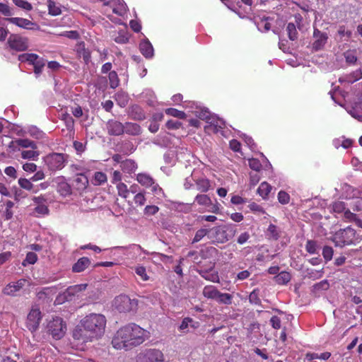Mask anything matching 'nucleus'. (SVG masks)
I'll return each instance as SVG.
<instances>
[{
  "mask_svg": "<svg viewBox=\"0 0 362 362\" xmlns=\"http://www.w3.org/2000/svg\"><path fill=\"white\" fill-rule=\"evenodd\" d=\"M195 202H197L198 204L209 206L211 205V199L206 194H198L195 197Z\"/></svg>",
  "mask_w": 362,
  "mask_h": 362,
  "instance_id": "41",
  "label": "nucleus"
},
{
  "mask_svg": "<svg viewBox=\"0 0 362 362\" xmlns=\"http://www.w3.org/2000/svg\"><path fill=\"white\" fill-rule=\"evenodd\" d=\"M90 264V260L86 257L79 258L72 266V272L80 273L83 272Z\"/></svg>",
  "mask_w": 362,
  "mask_h": 362,
  "instance_id": "21",
  "label": "nucleus"
},
{
  "mask_svg": "<svg viewBox=\"0 0 362 362\" xmlns=\"http://www.w3.org/2000/svg\"><path fill=\"white\" fill-rule=\"evenodd\" d=\"M165 112L168 115L179 119H185L187 117V115L185 112L173 107L167 108Z\"/></svg>",
  "mask_w": 362,
  "mask_h": 362,
  "instance_id": "39",
  "label": "nucleus"
},
{
  "mask_svg": "<svg viewBox=\"0 0 362 362\" xmlns=\"http://www.w3.org/2000/svg\"><path fill=\"white\" fill-rule=\"evenodd\" d=\"M211 232L216 235L219 234L220 233H224V231L221 230L220 227H215L212 229L201 228L196 232L195 235L192 240V243L199 242L206 235H209Z\"/></svg>",
  "mask_w": 362,
  "mask_h": 362,
  "instance_id": "18",
  "label": "nucleus"
},
{
  "mask_svg": "<svg viewBox=\"0 0 362 362\" xmlns=\"http://www.w3.org/2000/svg\"><path fill=\"white\" fill-rule=\"evenodd\" d=\"M139 49L142 54L146 58H151L153 55V48L148 41L142 42L139 45Z\"/></svg>",
  "mask_w": 362,
  "mask_h": 362,
  "instance_id": "25",
  "label": "nucleus"
},
{
  "mask_svg": "<svg viewBox=\"0 0 362 362\" xmlns=\"http://www.w3.org/2000/svg\"><path fill=\"white\" fill-rule=\"evenodd\" d=\"M362 78V69L359 68L353 71L349 74H346L339 78V81L342 83H354Z\"/></svg>",
  "mask_w": 362,
  "mask_h": 362,
  "instance_id": "19",
  "label": "nucleus"
},
{
  "mask_svg": "<svg viewBox=\"0 0 362 362\" xmlns=\"http://www.w3.org/2000/svg\"><path fill=\"white\" fill-rule=\"evenodd\" d=\"M34 211L37 213L39 215H47L49 214V209L48 206L45 204H40L37 205Z\"/></svg>",
  "mask_w": 362,
  "mask_h": 362,
  "instance_id": "59",
  "label": "nucleus"
},
{
  "mask_svg": "<svg viewBox=\"0 0 362 362\" xmlns=\"http://www.w3.org/2000/svg\"><path fill=\"white\" fill-rule=\"evenodd\" d=\"M57 191L63 197L71 194V187L64 177H58L57 181Z\"/></svg>",
  "mask_w": 362,
  "mask_h": 362,
  "instance_id": "20",
  "label": "nucleus"
},
{
  "mask_svg": "<svg viewBox=\"0 0 362 362\" xmlns=\"http://www.w3.org/2000/svg\"><path fill=\"white\" fill-rule=\"evenodd\" d=\"M5 174L11 177L12 179L15 180L17 177V172L14 167L13 166H8L4 170Z\"/></svg>",
  "mask_w": 362,
  "mask_h": 362,
  "instance_id": "63",
  "label": "nucleus"
},
{
  "mask_svg": "<svg viewBox=\"0 0 362 362\" xmlns=\"http://www.w3.org/2000/svg\"><path fill=\"white\" fill-rule=\"evenodd\" d=\"M124 133L132 136H137L141 133V128L136 123L126 122L124 124Z\"/></svg>",
  "mask_w": 362,
  "mask_h": 362,
  "instance_id": "24",
  "label": "nucleus"
},
{
  "mask_svg": "<svg viewBox=\"0 0 362 362\" xmlns=\"http://www.w3.org/2000/svg\"><path fill=\"white\" fill-rule=\"evenodd\" d=\"M200 118L205 119L209 124L208 126L205 127L206 130H209L214 133H218L219 131L225 127V123L223 120L209 116V112L202 113Z\"/></svg>",
  "mask_w": 362,
  "mask_h": 362,
  "instance_id": "11",
  "label": "nucleus"
},
{
  "mask_svg": "<svg viewBox=\"0 0 362 362\" xmlns=\"http://www.w3.org/2000/svg\"><path fill=\"white\" fill-rule=\"evenodd\" d=\"M73 186L80 193L83 192L88 186V179L83 173L76 174L74 180Z\"/></svg>",
  "mask_w": 362,
  "mask_h": 362,
  "instance_id": "16",
  "label": "nucleus"
},
{
  "mask_svg": "<svg viewBox=\"0 0 362 362\" xmlns=\"http://www.w3.org/2000/svg\"><path fill=\"white\" fill-rule=\"evenodd\" d=\"M0 13L5 16H11L12 15L10 7L4 3H0Z\"/></svg>",
  "mask_w": 362,
  "mask_h": 362,
  "instance_id": "62",
  "label": "nucleus"
},
{
  "mask_svg": "<svg viewBox=\"0 0 362 362\" xmlns=\"http://www.w3.org/2000/svg\"><path fill=\"white\" fill-rule=\"evenodd\" d=\"M146 331L136 324H129L120 328L112 339V344L117 349H130L142 344Z\"/></svg>",
  "mask_w": 362,
  "mask_h": 362,
  "instance_id": "2",
  "label": "nucleus"
},
{
  "mask_svg": "<svg viewBox=\"0 0 362 362\" xmlns=\"http://www.w3.org/2000/svg\"><path fill=\"white\" fill-rule=\"evenodd\" d=\"M272 190V186L266 182H263L260 184L257 189V193L263 199H267V196Z\"/></svg>",
  "mask_w": 362,
  "mask_h": 362,
  "instance_id": "29",
  "label": "nucleus"
},
{
  "mask_svg": "<svg viewBox=\"0 0 362 362\" xmlns=\"http://www.w3.org/2000/svg\"><path fill=\"white\" fill-rule=\"evenodd\" d=\"M260 180L259 173L254 172L250 173V182L251 186H255Z\"/></svg>",
  "mask_w": 362,
  "mask_h": 362,
  "instance_id": "61",
  "label": "nucleus"
},
{
  "mask_svg": "<svg viewBox=\"0 0 362 362\" xmlns=\"http://www.w3.org/2000/svg\"><path fill=\"white\" fill-rule=\"evenodd\" d=\"M62 119L64 122L66 127L68 130L72 131L74 127V120L73 117L68 113L62 114Z\"/></svg>",
  "mask_w": 362,
  "mask_h": 362,
  "instance_id": "44",
  "label": "nucleus"
},
{
  "mask_svg": "<svg viewBox=\"0 0 362 362\" xmlns=\"http://www.w3.org/2000/svg\"><path fill=\"white\" fill-rule=\"evenodd\" d=\"M37 260V255L33 252H29L26 255L25 259L23 260L22 264L26 266L27 264H34Z\"/></svg>",
  "mask_w": 362,
  "mask_h": 362,
  "instance_id": "47",
  "label": "nucleus"
},
{
  "mask_svg": "<svg viewBox=\"0 0 362 362\" xmlns=\"http://www.w3.org/2000/svg\"><path fill=\"white\" fill-rule=\"evenodd\" d=\"M47 332L54 339H62L66 332V324L62 318L56 317L47 325Z\"/></svg>",
  "mask_w": 362,
  "mask_h": 362,
  "instance_id": "6",
  "label": "nucleus"
},
{
  "mask_svg": "<svg viewBox=\"0 0 362 362\" xmlns=\"http://www.w3.org/2000/svg\"><path fill=\"white\" fill-rule=\"evenodd\" d=\"M136 362H165L163 353L157 349H148L140 352Z\"/></svg>",
  "mask_w": 362,
  "mask_h": 362,
  "instance_id": "7",
  "label": "nucleus"
},
{
  "mask_svg": "<svg viewBox=\"0 0 362 362\" xmlns=\"http://www.w3.org/2000/svg\"><path fill=\"white\" fill-rule=\"evenodd\" d=\"M209 298L218 303L224 304H230L231 303L232 296H208Z\"/></svg>",
  "mask_w": 362,
  "mask_h": 362,
  "instance_id": "52",
  "label": "nucleus"
},
{
  "mask_svg": "<svg viewBox=\"0 0 362 362\" xmlns=\"http://www.w3.org/2000/svg\"><path fill=\"white\" fill-rule=\"evenodd\" d=\"M286 30L288 33V37L291 40L294 41L298 39V35L296 30V25L294 23H289L287 25Z\"/></svg>",
  "mask_w": 362,
  "mask_h": 362,
  "instance_id": "38",
  "label": "nucleus"
},
{
  "mask_svg": "<svg viewBox=\"0 0 362 362\" xmlns=\"http://www.w3.org/2000/svg\"><path fill=\"white\" fill-rule=\"evenodd\" d=\"M317 243L315 240H309L305 245V250L310 254H315L317 252Z\"/></svg>",
  "mask_w": 362,
  "mask_h": 362,
  "instance_id": "54",
  "label": "nucleus"
},
{
  "mask_svg": "<svg viewBox=\"0 0 362 362\" xmlns=\"http://www.w3.org/2000/svg\"><path fill=\"white\" fill-rule=\"evenodd\" d=\"M32 180H28L26 178H20L18 181V185L20 187L24 189H26L28 191H33L35 193H37L38 192V189H34V185L31 182Z\"/></svg>",
  "mask_w": 362,
  "mask_h": 362,
  "instance_id": "32",
  "label": "nucleus"
},
{
  "mask_svg": "<svg viewBox=\"0 0 362 362\" xmlns=\"http://www.w3.org/2000/svg\"><path fill=\"white\" fill-rule=\"evenodd\" d=\"M138 168L137 163L132 159H125L122 162L120 165L121 170L128 174L135 173Z\"/></svg>",
  "mask_w": 362,
  "mask_h": 362,
  "instance_id": "23",
  "label": "nucleus"
},
{
  "mask_svg": "<svg viewBox=\"0 0 362 362\" xmlns=\"http://www.w3.org/2000/svg\"><path fill=\"white\" fill-rule=\"evenodd\" d=\"M35 59H37V54L33 53H24L18 56V60L21 62H28L29 64H31Z\"/></svg>",
  "mask_w": 362,
  "mask_h": 362,
  "instance_id": "45",
  "label": "nucleus"
},
{
  "mask_svg": "<svg viewBox=\"0 0 362 362\" xmlns=\"http://www.w3.org/2000/svg\"><path fill=\"white\" fill-rule=\"evenodd\" d=\"M196 185L198 190L202 192H206L211 187L210 182L208 179H198L196 181Z\"/></svg>",
  "mask_w": 362,
  "mask_h": 362,
  "instance_id": "34",
  "label": "nucleus"
},
{
  "mask_svg": "<svg viewBox=\"0 0 362 362\" xmlns=\"http://www.w3.org/2000/svg\"><path fill=\"white\" fill-rule=\"evenodd\" d=\"M199 274L204 279L211 281H217L218 280V273L214 270V264L209 262V268L207 269H203L202 267L197 269Z\"/></svg>",
  "mask_w": 362,
  "mask_h": 362,
  "instance_id": "15",
  "label": "nucleus"
},
{
  "mask_svg": "<svg viewBox=\"0 0 362 362\" xmlns=\"http://www.w3.org/2000/svg\"><path fill=\"white\" fill-rule=\"evenodd\" d=\"M344 56H345L346 62L349 64H354L357 61L356 56L354 54H353L352 52H347L345 53Z\"/></svg>",
  "mask_w": 362,
  "mask_h": 362,
  "instance_id": "64",
  "label": "nucleus"
},
{
  "mask_svg": "<svg viewBox=\"0 0 362 362\" xmlns=\"http://www.w3.org/2000/svg\"><path fill=\"white\" fill-rule=\"evenodd\" d=\"M136 274L140 277V279L143 281L148 280L149 277L147 275L146 269L143 266H139L135 269Z\"/></svg>",
  "mask_w": 362,
  "mask_h": 362,
  "instance_id": "55",
  "label": "nucleus"
},
{
  "mask_svg": "<svg viewBox=\"0 0 362 362\" xmlns=\"http://www.w3.org/2000/svg\"><path fill=\"white\" fill-rule=\"evenodd\" d=\"M30 65L34 66L35 74L39 75L42 73V69L45 66V60L37 54V59L33 60V62H31Z\"/></svg>",
  "mask_w": 362,
  "mask_h": 362,
  "instance_id": "28",
  "label": "nucleus"
},
{
  "mask_svg": "<svg viewBox=\"0 0 362 362\" xmlns=\"http://www.w3.org/2000/svg\"><path fill=\"white\" fill-rule=\"evenodd\" d=\"M165 126L168 129H178L182 126V123L177 120L169 119Z\"/></svg>",
  "mask_w": 362,
  "mask_h": 362,
  "instance_id": "60",
  "label": "nucleus"
},
{
  "mask_svg": "<svg viewBox=\"0 0 362 362\" xmlns=\"http://www.w3.org/2000/svg\"><path fill=\"white\" fill-rule=\"evenodd\" d=\"M248 164L250 168L255 170V172L259 173L262 170V163L257 158H252L249 159Z\"/></svg>",
  "mask_w": 362,
  "mask_h": 362,
  "instance_id": "50",
  "label": "nucleus"
},
{
  "mask_svg": "<svg viewBox=\"0 0 362 362\" xmlns=\"http://www.w3.org/2000/svg\"><path fill=\"white\" fill-rule=\"evenodd\" d=\"M134 202L137 206H143L146 202V198L144 192H138L134 197Z\"/></svg>",
  "mask_w": 362,
  "mask_h": 362,
  "instance_id": "49",
  "label": "nucleus"
},
{
  "mask_svg": "<svg viewBox=\"0 0 362 362\" xmlns=\"http://www.w3.org/2000/svg\"><path fill=\"white\" fill-rule=\"evenodd\" d=\"M329 288V284L327 280L321 281L319 283L315 284L313 286V292L320 293L328 290Z\"/></svg>",
  "mask_w": 362,
  "mask_h": 362,
  "instance_id": "43",
  "label": "nucleus"
},
{
  "mask_svg": "<svg viewBox=\"0 0 362 362\" xmlns=\"http://www.w3.org/2000/svg\"><path fill=\"white\" fill-rule=\"evenodd\" d=\"M113 306L119 313H129L136 310L138 300L129 296H116L113 301Z\"/></svg>",
  "mask_w": 362,
  "mask_h": 362,
  "instance_id": "4",
  "label": "nucleus"
},
{
  "mask_svg": "<svg viewBox=\"0 0 362 362\" xmlns=\"http://www.w3.org/2000/svg\"><path fill=\"white\" fill-rule=\"evenodd\" d=\"M13 2L16 6L25 11H31L33 9L32 4L25 0H13Z\"/></svg>",
  "mask_w": 362,
  "mask_h": 362,
  "instance_id": "51",
  "label": "nucleus"
},
{
  "mask_svg": "<svg viewBox=\"0 0 362 362\" xmlns=\"http://www.w3.org/2000/svg\"><path fill=\"white\" fill-rule=\"evenodd\" d=\"M130 115L132 119L141 121L146 119V115L143 109L139 105H133L131 107Z\"/></svg>",
  "mask_w": 362,
  "mask_h": 362,
  "instance_id": "26",
  "label": "nucleus"
},
{
  "mask_svg": "<svg viewBox=\"0 0 362 362\" xmlns=\"http://www.w3.org/2000/svg\"><path fill=\"white\" fill-rule=\"evenodd\" d=\"M278 200L281 204H286L290 201V196L287 192L281 190L278 193Z\"/></svg>",
  "mask_w": 362,
  "mask_h": 362,
  "instance_id": "58",
  "label": "nucleus"
},
{
  "mask_svg": "<svg viewBox=\"0 0 362 362\" xmlns=\"http://www.w3.org/2000/svg\"><path fill=\"white\" fill-rule=\"evenodd\" d=\"M136 181L145 187H153V190L156 191L158 187V185H154L155 181L153 178L148 174L146 173H139L136 175Z\"/></svg>",
  "mask_w": 362,
  "mask_h": 362,
  "instance_id": "17",
  "label": "nucleus"
},
{
  "mask_svg": "<svg viewBox=\"0 0 362 362\" xmlns=\"http://www.w3.org/2000/svg\"><path fill=\"white\" fill-rule=\"evenodd\" d=\"M106 127L108 134L111 136H119L124 133V124L117 120H108Z\"/></svg>",
  "mask_w": 362,
  "mask_h": 362,
  "instance_id": "14",
  "label": "nucleus"
},
{
  "mask_svg": "<svg viewBox=\"0 0 362 362\" xmlns=\"http://www.w3.org/2000/svg\"><path fill=\"white\" fill-rule=\"evenodd\" d=\"M42 319L41 312L39 308H33L28 315L26 327L32 333L35 332L39 327Z\"/></svg>",
  "mask_w": 362,
  "mask_h": 362,
  "instance_id": "10",
  "label": "nucleus"
},
{
  "mask_svg": "<svg viewBox=\"0 0 362 362\" xmlns=\"http://www.w3.org/2000/svg\"><path fill=\"white\" fill-rule=\"evenodd\" d=\"M332 208L334 212L340 214L346 211V204L344 202H335L333 204Z\"/></svg>",
  "mask_w": 362,
  "mask_h": 362,
  "instance_id": "56",
  "label": "nucleus"
},
{
  "mask_svg": "<svg viewBox=\"0 0 362 362\" xmlns=\"http://www.w3.org/2000/svg\"><path fill=\"white\" fill-rule=\"evenodd\" d=\"M87 286V284H76L69 286L64 291H59L57 287L45 288L37 294H77L84 291Z\"/></svg>",
  "mask_w": 362,
  "mask_h": 362,
  "instance_id": "8",
  "label": "nucleus"
},
{
  "mask_svg": "<svg viewBox=\"0 0 362 362\" xmlns=\"http://www.w3.org/2000/svg\"><path fill=\"white\" fill-rule=\"evenodd\" d=\"M47 6L49 14L52 16H58L61 13V8L52 0H48Z\"/></svg>",
  "mask_w": 362,
  "mask_h": 362,
  "instance_id": "37",
  "label": "nucleus"
},
{
  "mask_svg": "<svg viewBox=\"0 0 362 362\" xmlns=\"http://www.w3.org/2000/svg\"><path fill=\"white\" fill-rule=\"evenodd\" d=\"M291 276L287 272H281L275 276V281L278 284L285 285L291 281Z\"/></svg>",
  "mask_w": 362,
  "mask_h": 362,
  "instance_id": "30",
  "label": "nucleus"
},
{
  "mask_svg": "<svg viewBox=\"0 0 362 362\" xmlns=\"http://www.w3.org/2000/svg\"><path fill=\"white\" fill-rule=\"evenodd\" d=\"M106 325L105 317L91 313L81 320L72 331V337L78 344H85L100 338Z\"/></svg>",
  "mask_w": 362,
  "mask_h": 362,
  "instance_id": "1",
  "label": "nucleus"
},
{
  "mask_svg": "<svg viewBox=\"0 0 362 362\" xmlns=\"http://www.w3.org/2000/svg\"><path fill=\"white\" fill-rule=\"evenodd\" d=\"M6 21L11 24L25 30H39L40 29V25L37 23L27 18L20 17H11L6 18Z\"/></svg>",
  "mask_w": 362,
  "mask_h": 362,
  "instance_id": "12",
  "label": "nucleus"
},
{
  "mask_svg": "<svg viewBox=\"0 0 362 362\" xmlns=\"http://www.w3.org/2000/svg\"><path fill=\"white\" fill-rule=\"evenodd\" d=\"M281 231L274 224H269L267 230V235L268 238L273 240H277L281 236Z\"/></svg>",
  "mask_w": 362,
  "mask_h": 362,
  "instance_id": "27",
  "label": "nucleus"
},
{
  "mask_svg": "<svg viewBox=\"0 0 362 362\" xmlns=\"http://www.w3.org/2000/svg\"><path fill=\"white\" fill-rule=\"evenodd\" d=\"M159 211V207L156 205H147L144 210V213L147 216H153L157 214Z\"/></svg>",
  "mask_w": 362,
  "mask_h": 362,
  "instance_id": "57",
  "label": "nucleus"
},
{
  "mask_svg": "<svg viewBox=\"0 0 362 362\" xmlns=\"http://www.w3.org/2000/svg\"><path fill=\"white\" fill-rule=\"evenodd\" d=\"M313 37L315 40L313 43V49L315 51L322 49L327 43L328 35L317 28L314 29Z\"/></svg>",
  "mask_w": 362,
  "mask_h": 362,
  "instance_id": "13",
  "label": "nucleus"
},
{
  "mask_svg": "<svg viewBox=\"0 0 362 362\" xmlns=\"http://www.w3.org/2000/svg\"><path fill=\"white\" fill-rule=\"evenodd\" d=\"M11 49L23 52L28 47V39L19 34H11L7 42Z\"/></svg>",
  "mask_w": 362,
  "mask_h": 362,
  "instance_id": "9",
  "label": "nucleus"
},
{
  "mask_svg": "<svg viewBox=\"0 0 362 362\" xmlns=\"http://www.w3.org/2000/svg\"><path fill=\"white\" fill-rule=\"evenodd\" d=\"M78 54H79V57L83 59L86 64L89 63L90 61L91 54L89 49L85 47L84 43L80 45V47L78 49Z\"/></svg>",
  "mask_w": 362,
  "mask_h": 362,
  "instance_id": "31",
  "label": "nucleus"
},
{
  "mask_svg": "<svg viewBox=\"0 0 362 362\" xmlns=\"http://www.w3.org/2000/svg\"><path fill=\"white\" fill-rule=\"evenodd\" d=\"M27 281L25 279H21L17 281L16 282H11L7 285L4 291V294H10L11 293H14L20 291L25 284Z\"/></svg>",
  "mask_w": 362,
  "mask_h": 362,
  "instance_id": "22",
  "label": "nucleus"
},
{
  "mask_svg": "<svg viewBox=\"0 0 362 362\" xmlns=\"http://www.w3.org/2000/svg\"><path fill=\"white\" fill-rule=\"evenodd\" d=\"M334 254V250L330 246H325L322 249V256L326 262L330 261L332 259Z\"/></svg>",
  "mask_w": 362,
  "mask_h": 362,
  "instance_id": "53",
  "label": "nucleus"
},
{
  "mask_svg": "<svg viewBox=\"0 0 362 362\" xmlns=\"http://www.w3.org/2000/svg\"><path fill=\"white\" fill-rule=\"evenodd\" d=\"M117 194L119 197L123 199H127L129 194V190L127 185L124 182H119L116 185Z\"/></svg>",
  "mask_w": 362,
  "mask_h": 362,
  "instance_id": "36",
  "label": "nucleus"
},
{
  "mask_svg": "<svg viewBox=\"0 0 362 362\" xmlns=\"http://www.w3.org/2000/svg\"><path fill=\"white\" fill-rule=\"evenodd\" d=\"M16 143L18 146L23 148H30L32 149H36L37 148L36 143L28 139H19L16 141Z\"/></svg>",
  "mask_w": 362,
  "mask_h": 362,
  "instance_id": "35",
  "label": "nucleus"
},
{
  "mask_svg": "<svg viewBox=\"0 0 362 362\" xmlns=\"http://www.w3.org/2000/svg\"><path fill=\"white\" fill-rule=\"evenodd\" d=\"M68 156L60 153H51L43 158L45 165L51 171L62 170L67 160Z\"/></svg>",
  "mask_w": 362,
  "mask_h": 362,
  "instance_id": "5",
  "label": "nucleus"
},
{
  "mask_svg": "<svg viewBox=\"0 0 362 362\" xmlns=\"http://www.w3.org/2000/svg\"><path fill=\"white\" fill-rule=\"evenodd\" d=\"M356 231L350 226L337 231L332 236V240L337 247H344L354 243Z\"/></svg>",
  "mask_w": 362,
  "mask_h": 362,
  "instance_id": "3",
  "label": "nucleus"
},
{
  "mask_svg": "<svg viewBox=\"0 0 362 362\" xmlns=\"http://www.w3.org/2000/svg\"><path fill=\"white\" fill-rule=\"evenodd\" d=\"M269 18H262L257 22V27L261 32H267L271 29V24L268 22Z\"/></svg>",
  "mask_w": 362,
  "mask_h": 362,
  "instance_id": "40",
  "label": "nucleus"
},
{
  "mask_svg": "<svg viewBox=\"0 0 362 362\" xmlns=\"http://www.w3.org/2000/svg\"><path fill=\"white\" fill-rule=\"evenodd\" d=\"M107 175L103 172H96L94 175V185H101L107 182Z\"/></svg>",
  "mask_w": 362,
  "mask_h": 362,
  "instance_id": "46",
  "label": "nucleus"
},
{
  "mask_svg": "<svg viewBox=\"0 0 362 362\" xmlns=\"http://www.w3.org/2000/svg\"><path fill=\"white\" fill-rule=\"evenodd\" d=\"M108 78L110 81V86L112 88H116L119 85V79L115 71H112L109 73Z\"/></svg>",
  "mask_w": 362,
  "mask_h": 362,
  "instance_id": "42",
  "label": "nucleus"
},
{
  "mask_svg": "<svg viewBox=\"0 0 362 362\" xmlns=\"http://www.w3.org/2000/svg\"><path fill=\"white\" fill-rule=\"evenodd\" d=\"M35 149L24 150L21 152V158L24 159H35L38 157L39 153Z\"/></svg>",
  "mask_w": 362,
  "mask_h": 362,
  "instance_id": "48",
  "label": "nucleus"
},
{
  "mask_svg": "<svg viewBox=\"0 0 362 362\" xmlns=\"http://www.w3.org/2000/svg\"><path fill=\"white\" fill-rule=\"evenodd\" d=\"M115 99L119 106L124 107L129 101L128 95L123 92H118L115 95Z\"/></svg>",
  "mask_w": 362,
  "mask_h": 362,
  "instance_id": "33",
  "label": "nucleus"
}]
</instances>
